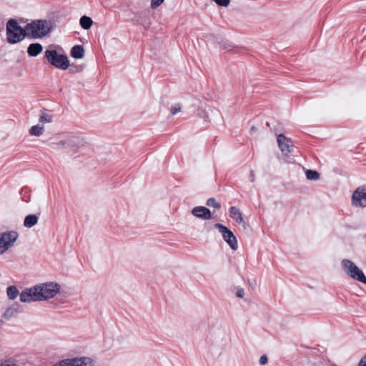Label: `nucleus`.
Returning a JSON list of instances; mask_svg holds the SVG:
<instances>
[{"mask_svg": "<svg viewBox=\"0 0 366 366\" xmlns=\"http://www.w3.org/2000/svg\"><path fill=\"white\" fill-rule=\"evenodd\" d=\"M61 290V285L56 282H46L26 289L20 293L22 302H40L54 298Z\"/></svg>", "mask_w": 366, "mask_h": 366, "instance_id": "1", "label": "nucleus"}, {"mask_svg": "<svg viewBox=\"0 0 366 366\" xmlns=\"http://www.w3.org/2000/svg\"><path fill=\"white\" fill-rule=\"evenodd\" d=\"M52 22L46 20H35L24 26L26 37L36 39L46 36L52 29Z\"/></svg>", "mask_w": 366, "mask_h": 366, "instance_id": "2", "label": "nucleus"}, {"mask_svg": "<svg viewBox=\"0 0 366 366\" xmlns=\"http://www.w3.org/2000/svg\"><path fill=\"white\" fill-rule=\"evenodd\" d=\"M24 28H21L14 19H10L6 24V37L10 44H16L26 37Z\"/></svg>", "mask_w": 366, "mask_h": 366, "instance_id": "3", "label": "nucleus"}, {"mask_svg": "<svg viewBox=\"0 0 366 366\" xmlns=\"http://www.w3.org/2000/svg\"><path fill=\"white\" fill-rule=\"evenodd\" d=\"M341 265L344 272L352 278L363 284H366V277L362 269H360L350 259H344L341 262Z\"/></svg>", "mask_w": 366, "mask_h": 366, "instance_id": "4", "label": "nucleus"}, {"mask_svg": "<svg viewBox=\"0 0 366 366\" xmlns=\"http://www.w3.org/2000/svg\"><path fill=\"white\" fill-rule=\"evenodd\" d=\"M48 62L59 69L65 70L69 66V61L64 54H59L54 49H47L44 52Z\"/></svg>", "mask_w": 366, "mask_h": 366, "instance_id": "5", "label": "nucleus"}, {"mask_svg": "<svg viewBox=\"0 0 366 366\" xmlns=\"http://www.w3.org/2000/svg\"><path fill=\"white\" fill-rule=\"evenodd\" d=\"M19 237L16 231H8L0 235V254H4L11 248Z\"/></svg>", "mask_w": 366, "mask_h": 366, "instance_id": "6", "label": "nucleus"}, {"mask_svg": "<svg viewBox=\"0 0 366 366\" xmlns=\"http://www.w3.org/2000/svg\"><path fill=\"white\" fill-rule=\"evenodd\" d=\"M214 227L218 229L219 232L222 234L224 241L229 244V246L233 249L237 250L238 248L237 240L233 232L229 230L227 227L217 223L214 224Z\"/></svg>", "mask_w": 366, "mask_h": 366, "instance_id": "7", "label": "nucleus"}, {"mask_svg": "<svg viewBox=\"0 0 366 366\" xmlns=\"http://www.w3.org/2000/svg\"><path fill=\"white\" fill-rule=\"evenodd\" d=\"M352 204L356 207H366V185L355 190L352 196Z\"/></svg>", "mask_w": 366, "mask_h": 366, "instance_id": "8", "label": "nucleus"}, {"mask_svg": "<svg viewBox=\"0 0 366 366\" xmlns=\"http://www.w3.org/2000/svg\"><path fill=\"white\" fill-rule=\"evenodd\" d=\"M278 147L285 155H288L293 150V144L290 139L287 138L283 134L277 137Z\"/></svg>", "mask_w": 366, "mask_h": 366, "instance_id": "9", "label": "nucleus"}, {"mask_svg": "<svg viewBox=\"0 0 366 366\" xmlns=\"http://www.w3.org/2000/svg\"><path fill=\"white\" fill-rule=\"evenodd\" d=\"M192 214L199 219L209 220L212 218V214L209 209L203 206L195 207L192 209Z\"/></svg>", "mask_w": 366, "mask_h": 366, "instance_id": "10", "label": "nucleus"}, {"mask_svg": "<svg viewBox=\"0 0 366 366\" xmlns=\"http://www.w3.org/2000/svg\"><path fill=\"white\" fill-rule=\"evenodd\" d=\"M71 366H94V361L86 357L73 358L71 359Z\"/></svg>", "mask_w": 366, "mask_h": 366, "instance_id": "11", "label": "nucleus"}, {"mask_svg": "<svg viewBox=\"0 0 366 366\" xmlns=\"http://www.w3.org/2000/svg\"><path fill=\"white\" fill-rule=\"evenodd\" d=\"M230 217L238 224L244 223L243 217L240 210L236 207H232L229 209Z\"/></svg>", "mask_w": 366, "mask_h": 366, "instance_id": "12", "label": "nucleus"}, {"mask_svg": "<svg viewBox=\"0 0 366 366\" xmlns=\"http://www.w3.org/2000/svg\"><path fill=\"white\" fill-rule=\"evenodd\" d=\"M43 51V46L39 43H32L27 49V53L30 56H36Z\"/></svg>", "mask_w": 366, "mask_h": 366, "instance_id": "13", "label": "nucleus"}, {"mask_svg": "<svg viewBox=\"0 0 366 366\" xmlns=\"http://www.w3.org/2000/svg\"><path fill=\"white\" fill-rule=\"evenodd\" d=\"M19 312V305H14L9 308L6 309L4 314L3 315V318L6 320L16 316Z\"/></svg>", "mask_w": 366, "mask_h": 366, "instance_id": "14", "label": "nucleus"}, {"mask_svg": "<svg viewBox=\"0 0 366 366\" xmlns=\"http://www.w3.org/2000/svg\"><path fill=\"white\" fill-rule=\"evenodd\" d=\"M39 218L36 214H29L24 220V226L26 228H31L36 225L38 222Z\"/></svg>", "mask_w": 366, "mask_h": 366, "instance_id": "15", "label": "nucleus"}, {"mask_svg": "<svg viewBox=\"0 0 366 366\" xmlns=\"http://www.w3.org/2000/svg\"><path fill=\"white\" fill-rule=\"evenodd\" d=\"M84 50L82 46L76 45L71 50V56L74 59H81L84 57Z\"/></svg>", "mask_w": 366, "mask_h": 366, "instance_id": "16", "label": "nucleus"}, {"mask_svg": "<svg viewBox=\"0 0 366 366\" xmlns=\"http://www.w3.org/2000/svg\"><path fill=\"white\" fill-rule=\"evenodd\" d=\"M44 132V127L41 124L32 126L29 130V134L34 137H40L43 134Z\"/></svg>", "mask_w": 366, "mask_h": 366, "instance_id": "17", "label": "nucleus"}, {"mask_svg": "<svg viewBox=\"0 0 366 366\" xmlns=\"http://www.w3.org/2000/svg\"><path fill=\"white\" fill-rule=\"evenodd\" d=\"M79 24L84 29L87 30V29H89L91 28V26H92L93 21L90 17L86 16H83L81 17V19L79 20Z\"/></svg>", "mask_w": 366, "mask_h": 366, "instance_id": "18", "label": "nucleus"}, {"mask_svg": "<svg viewBox=\"0 0 366 366\" xmlns=\"http://www.w3.org/2000/svg\"><path fill=\"white\" fill-rule=\"evenodd\" d=\"M6 294L7 296L10 300H15L18 295L20 294L19 293V291L15 286H10L6 289Z\"/></svg>", "mask_w": 366, "mask_h": 366, "instance_id": "19", "label": "nucleus"}, {"mask_svg": "<svg viewBox=\"0 0 366 366\" xmlns=\"http://www.w3.org/2000/svg\"><path fill=\"white\" fill-rule=\"evenodd\" d=\"M52 122V116L49 114L42 112L39 117V122L44 125L46 123H50Z\"/></svg>", "mask_w": 366, "mask_h": 366, "instance_id": "20", "label": "nucleus"}, {"mask_svg": "<svg viewBox=\"0 0 366 366\" xmlns=\"http://www.w3.org/2000/svg\"><path fill=\"white\" fill-rule=\"evenodd\" d=\"M306 177L309 180H317L320 179V174L316 171L308 169L306 171Z\"/></svg>", "mask_w": 366, "mask_h": 366, "instance_id": "21", "label": "nucleus"}, {"mask_svg": "<svg viewBox=\"0 0 366 366\" xmlns=\"http://www.w3.org/2000/svg\"><path fill=\"white\" fill-rule=\"evenodd\" d=\"M53 366H71V359H65L54 364Z\"/></svg>", "mask_w": 366, "mask_h": 366, "instance_id": "22", "label": "nucleus"}, {"mask_svg": "<svg viewBox=\"0 0 366 366\" xmlns=\"http://www.w3.org/2000/svg\"><path fill=\"white\" fill-rule=\"evenodd\" d=\"M207 205L209 207H213L216 209L220 208V204L214 198H210L207 201Z\"/></svg>", "mask_w": 366, "mask_h": 366, "instance_id": "23", "label": "nucleus"}, {"mask_svg": "<svg viewBox=\"0 0 366 366\" xmlns=\"http://www.w3.org/2000/svg\"><path fill=\"white\" fill-rule=\"evenodd\" d=\"M0 366H18V365L15 360L9 359L1 362Z\"/></svg>", "mask_w": 366, "mask_h": 366, "instance_id": "24", "label": "nucleus"}, {"mask_svg": "<svg viewBox=\"0 0 366 366\" xmlns=\"http://www.w3.org/2000/svg\"><path fill=\"white\" fill-rule=\"evenodd\" d=\"M164 0H151L150 7L152 9H155L159 7Z\"/></svg>", "mask_w": 366, "mask_h": 366, "instance_id": "25", "label": "nucleus"}, {"mask_svg": "<svg viewBox=\"0 0 366 366\" xmlns=\"http://www.w3.org/2000/svg\"><path fill=\"white\" fill-rule=\"evenodd\" d=\"M182 109V106L179 104H176L171 107V113L174 115L179 112Z\"/></svg>", "mask_w": 366, "mask_h": 366, "instance_id": "26", "label": "nucleus"}, {"mask_svg": "<svg viewBox=\"0 0 366 366\" xmlns=\"http://www.w3.org/2000/svg\"><path fill=\"white\" fill-rule=\"evenodd\" d=\"M259 362L261 365H265L267 364L268 362V357H267V355H262L260 357H259Z\"/></svg>", "mask_w": 366, "mask_h": 366, "instance_id": "27", "label": "nucleus"}, {"mask_svg": "<svg viewBox=\"0 0 366 366\" xmlns=\"http://www.w3.org/2000/svg\"><path fill=\"white\" fill-rule=\"evenodd\" d=\"M236 296L239 298H242L244 296V290L242 288H239L237 290L236 292Z\"/></svg>", "mask_w": 366, "mask_h": 366, "instance_id": "28", "label": "nucleus"}, {"mask_svg": "<svg viewBox=\"0 0 366 366\" xmlns=\"http://www.w3.org/2000/svg\"><path fill=\"white\" fill-rule=\"evenodd\" d=\"M56 144L59 148H64L66 147V146H68L69 143L66 141H60L57 142Z\"/></svg>", "mask_w": 366, "mask_h": 366, "instance_id": "29", "label": "nucleus"}, {"mask_svg": "<svg viewBox=\"0 0 366 366\" xmlns=\"http://www.w3.org/2000/svg\"><path fill=\"white\" fill-rule=\"evenodd\" d=\"M227 345H228V340H227V338L223 337L222 339L221 347L222 349H224L225 347H227Z\"/></svg>", "mask_w": 366, "mask_h": 366, "instance_id": "30", "label": "nucleus"}, {"mask_svg": "<svg viewBox=\"0 0 366 366\" xmlns=\"http://www.w3.org/2000/svg\"><path fill=\"white\" fill-rule=\"evenodd\" d=\"M358 366H366V356L360 360Z\"/></svg>", "mask_w": 366, "mask_h": 366, "instance_id": "31", "label": "nucleus"}, {"mask_svg": "<svg viewBox=\"0 0 366 366\" xmlns=\"http://www.w3.org/2000/svg\"><path fill=\"white\" fill-rule=\"evenodd\" d=\"M254 178H255L254 172V171H251V172H250V181L252 182H254Z\"/></svg>", "mask_w": 366, "mask_h": 366, "instance_id": "32", "label": "nucleus"}, {"mask_svg": "<svg viewBox=\"0 0 366 366\" xmlns=\"http://www.w3.org/2000/svg\"><path fill=\"white\" fill-rule=\"evenodd\" d=\"M214 346H219V342H218V340H216L215 342H214Z\"/></svg>", "mask_w": 366, "mask_h": 366, "instance_id": "33", "label": "nucleus"}, {"mask_svg": "<svg viewBox=\"0 0 366 366\" xmlns=\"http://www.w3.org/2000/svg\"><path fill=\"white\" fill-rule=\"evenodd\" d=\"M251 129H252V131H254V130H255V127H252Z\"/></svg>", "mask_w": 366, "mask_h": 366, "instance_id": "34", "label": "nucleus"}]
</instances>
